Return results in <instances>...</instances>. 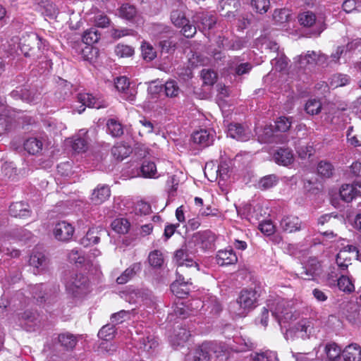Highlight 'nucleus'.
I'll use <instances>...</instances> for the list:
<instances>
[{"instance_id": "nucleus-30", "label": "nucleus", "mask_w": 361, "mask_h": 361, "mask_svg": "<svg viewBox=\"0 0 361 361\" xmlns=\"http://www.w3.org/2000/svg\"><path fill=\"white\" fill-rule=\"evenodd\" d=\"M38 315L31 311H25L19 317L20 325L27 326V331H31V328L37 324Z\"/></svg>"}, {"instance_id": "nucleus-11", "label": "nucleus", "mask_w": 361, "mask_h": 361, "mask_svg": "<svg viewBox=\"0 0 361 361\" xmlns=\"http://www.w3.org/2000/svg\"><path fill=\"white\" fill-rule=\"evenodd\" d=\"M115 87L122 94V97L129 102H133L135 99L137 90L134 87L130 85L128 79L125 77H119L115 81Z\"/></svg>"}, {"instance_id": "nucleus-61", "label": "nucleus", "mask_w": 361, "mask_h": 361, "mask_svg": "<svg viewBox=\"0 0 361 361\" xmlns=\"http://www.w3.org/2000/svg\"><path fill=\"white\" fill-rule=\"evenodd\" d=\"M198 19H200L202 28L204 30L212 29L216 23V18L207 14H202L201 16L198 17Z\"/></svg>"}, {"instance_id": "nucleus-37", "label": "nucleus", "mask_w": 361, "mask_h": 361, "mask_svg": "<svg viewBox=\"0 0 361 361\" xmlns=\"http://www.w3.org/2000/svg\"><path fill=\"white\" fill-rule=\"evenodd\" d=\"M130 222L124 218L116 219L111 223V227L116 232L125 234L129 231Z\"/></svg>"}, {"instance_id": "nucleus-43", "label": "nucleus", "mask_w": 361, "mask_h": 361, "mask_svg": "<svg viewBox=\"0 0 361 361\" xmlns=\"http://www.w3.org/2000/svg\"><path fill=\"white\" fill-rule=\"evenodd\" d=\"M109 133L114 137H119L123 133V129L121 123L115 119H109L106 123Z\"/></svg>"}, {"instance_id": "nucleus-4", "label": "nucleus", "mask_w": 361, "mask_h": 361, "mask_svg": "<svg viewBox=\"0 0 361 361\" xmlns=\"http://www.w3.org/2000/svg\"><path fill=\"white\" fill-rule=\"evenodd\" d=\"M66 288L74 296L85 294L88 288V279L83 274H73L66 281Z\"/></svg>"}, {"instance_id": "nucleus-22", "label": "nucleus", "mask_w": 361, "mask_h": 361, "mask_svg": "<svg viewBox=\"0 0 361 361\" xmlns=\"http://www.w3.org/2000/svg\"><path fill=\"white\" fill-rule=\"evenodd\" d=\"M190 332L183 327L174 329L173 334L170 336V342L174 347L183 345L190 337Z\"/></svg>"}, {"instance_id": "nucleus-19", "label": "nucleus", "mask_w": 361, "mask_h": 361, "mask_svg": "<svg viewBox=\"0 0 361 361\" xmlns=\"http://www.w3.org/2000/svg\"><path fill=\"white\" fill-rule=\"evenodd\" d=\"M30 265L39 271L44 270L49 264V260L44 252L34 250L29 260Z\"/></svg>"}, {"instance_id": "nucleus-18", "label": "nucleus", "mask_w": 361, "mask_h": 361, "mask_svg": "<svg viewBox=\"0 0 361 361\" xmlns=\"http://www.w3.org/2000/svg\"><path fill=\"white\" fill-rule=\"evenodd\" d=\"M341 355L344 361H360L361 347L357 343H351L343 349Z\"/></svg>"}, {"instance_id": "nucleus-20", "label": "nucleus", "mask_w": 361, "mask_h": 361, "mask_svg": "<svg viewBox=\"0 0 361 361\" xmlns=\"http://www.w3.org/2000/svg\"><path fill=\"white\" fill-rule=\"evenodd\" d=\"M111 195V190L107 185H98L92 192L91 200L95 204H100L107 200Z\"/></svg>"}, {"instance_id": "nucleus-41", "label": "nucleus", "mask_w": 361, "mask_h": 361, "mask_svg": "<svg viewBox=\"0 0 361 361\" xmlns=\"http://www.w3.org/2000/svg\"><path fill=\"white\" fill-rule=\"evenodd\" d=\"M100 37V34L98 32L97 28L91 27L87 30L82 35V41L86 44H92L98 42Z\"/></svg>"}, {"instance_id": "nucleus-33", "label": "nucleus", "mask_w": 361, "mask_h": 361, "mask_svg": "<svg viewBox=\"0 0 361 361\" xmlns=\"http://www.w3.org/2000/svg\"><path fill=\"white\" fill-rule=\"evenodd\" d=\"M131 152V149L128 145L123 143H117L111 149V154L117 159H123Z\"/></svg>"}, {"instance_id": "nucleus-63", "label": "nucleus", "mask_w": 361, "mask_h": 361, "mask_svg": "<svg viewBox=\"0 0 361 361\" xmlns=\"http://www.w3.org/2000/svg\"><path fill=\"white\" fill-rule=\"evenodd\" d=\"M255 361H279L276 353L273 351H266L262 353H257L255 357Z\"/></svg>"}, {"instance_id": "nucleus-51", "label": "nucleus", "mask_w": 361, "mask_h": 361, "mask_svg": "<svg viewBox=\"0 0 361 361\" xmlns=\"http://www.w3.org/2000/svg\"><path fill=\"white\" fill-rule=\"evenodd\" d=\"M171 20L175 26L180 27L183 24L187 23L188 19L181 11L173 10L171 14Z\"/></svg>"}, {"instance_id": "nucleus-16", "label": "nucleus", "mask_w": 361, "mask_h": 361, "mask_svg": "<svg viewBox=\"0 0 361 361\" xmlns=\"http://www.w3.org/2000/svg\"><path fill=\"white\" fill-rule=\"evenodd\" d=\"M195 305V310H198L200 307H206L207 310H209L211 312L214 314H219L221 310L222 306L218 299L212 296L205 302H201L199 300H194L191 302V305Z\"/></svg>"}, {"instance_id": "nucleus-42", "label": "nucleus", "mask_w": 361, "mask_h": 361, "mask_svg": "<svg viewBox=\"0 0 361 361\" xmlns=\"http://www.w3.org/2000/svg\"><path fill=\"white\" fill-rule=\"evenodd\" d=\"M141 171L142 175L146 178L157 177V167L153 161H144L141 166Z\"/></svg>"}, {"instance_id": "nucleus-21", "label": "nucleus", "mask_w": 361, "mask_h": 361, "mask_svg": "<svg viewBox=\"0 0 361 361\" xmlns=\"http://www.w3.org/2000/svg\"><path fill=\"white\" fill-rule=\"evenodd\" d=\"M217 263L221 265H230L237 262L238 257L232 248L219 250L216 255Z\"/></svg>"}, {"instance_id": "nucleus-56", "label": "nucleus", "mask_w": 361, "mask_h": 361, "mask_svg": "<svg viewBox=\"0 0 361 361\" xmlns=\"http://www.w3.org/2000/svg\"><path fill=\"white\" fill-rule=\"evenodd\" d=\"M292 123L291 118L281 116L276 122V129L280 132H286L290 128Z\"/></svg>"}, {"instance_id": "nucleus-48", "label": "nucleus", "mask_w": 361, "mask_h": 361, "mask_svg": "<svg viewBox=\"0 0 361 361\" xmlns=\"http://www.w3.org/2000/svg\"><path fill=\"white\" fill-rule=\"evenodd\" d=\"M115 324H106L98 332V336L107 341L113 338L115 333L114 329Z\"/></svg>"}, {"instance_id": "nucleus-14", "label": "nucleus", "mask_w": 361, "mask_h": 361, "mask_svg": "<svg viewBox=\"0 0 361 361\" xmlns=\"http://www.w3.org/2000/svg\"><path fill=\"white\" fill-rule=\"evenodd\" d=\"M280 228L287 233L296 232L302 228V223L298 216L287 215L281 219Z\"/></svg>"}, {"instance_id": "nucleus-5", "label": "nucleus", "mask_w": 361, "mask_h": 361, "mask_svg": "<svg viewBox=\"0 0 361 361\" xmlns=\"http://www.w3.org/2000/svg\"><path fill=\"white\" fill-rule=\"evenodd\" d=\"M175 260L178 266L176 274H189L187 268L193 267L195 271H198L197 264L193 261L191 256L185 249L182 248L176 252Z\"/></svg>"}, {"instance_id": "nucleus-49", "label": "nucleus", "mask_w": 361, "mask_h": 361, "mask_svg": "<svg viewBox=\"0 0 361 361\" xmlns=\"http://www.w3.org/2000/svg\"><path fill=\"white\" fill-rule=\"evenodd\" d=\"M318 173L325 178H329L333 174L334 167L331 163L322 161L317 166Z\"/></svg>"}, {"instance_id": "nucleus-25", "label": "nucleus", "mask_w": 361, "mask_h": 361, "mask_svg": "<svg viewBox=\"0 0 361 361\" xmlns=\"http://www.w3.org/2000/svg\"><path fill=\"white\" fill-rule=\"evenodd\" d=\"M11 216L19 218H26L30 216V210L27 204L22 202L13 203L9 207Z\"/></svg>"}, {"instance_id": "nucleus-36", "label": "nucleus", "mask_w": 361, "mask_h": 361, "mask_svg": "<svg viewBox=\"0 0 361 361\" xmlns=\"http://www.w3.org/2000/svg\"><path fill=\"white\" fill-rule=\"evenodd\" d=\"M119 16L126 20H131L137 15V9L128 3L121 5L118 10Z\"/></svg>"}, {"instance_id": "nucleus-27", "label": "nucleus", "mask_w": 361, "mask_h": 361, "mask_svg": "<svg viewBox=\"0 0 361 361\" xmlns=\"http://www.w3.org/2000/svg\"><path fill=\"white\" fill-rule=\"evenodd\" d=\"M141 270V264L135 263L126 269L120 276L116 279L118 284H125Z\"/></svg>"}, {"instance_id": "nucleus-54", "label": "nucleus", "mask_w": 361, "mask_h": 361, "mask_svg": "<svg viewBox=\"0 0 361 361\" xmlns=\"http://www.w3.org/2000/svg\"><path fill=\"white\" fill-rule=\"evenodd\" d=\"M317 53L315 51H307V53L299 56V63L300 66H305L307 64H317Z\"/></svg>"}, {"instance_id": "nucleus-50", "label": "nucleus", "mask_w": 361, "mask_h": 361, "mask_svg": "<svg viewBox=\"0 0 361 361\" xmlns=\"http://www.w3.org/2000/svg\"><path fill=\"white\" fill-rule=\"evenodd\" d=\"M142 54L145 60L150 61L157 56V53L154 47L147 42H143L141 47Z\"/></svg>"}, {"instance_id": "nucleus-8", "label": "nucleus", "mask_w": 361, "mask_h": 361, "mask_svg": "<svg viewBox=\"0 0 361 361\" xmlns=\"http://www.w3.org/2000/svg\"><path fill=\"white\" fill-rule=\"evenodd\" d=\"M322 265L315 258H310L305 265L298 271V274L305 280L313 279L322 273Z\"/></svg>"}, {"instance_id": "nucleus-10", "label": "nucleus", "mask_w": 361, "mask_h": 361, "mask_svg": "<svg viewBox=\"0 0 361 361\" xmlns=\"http://www.w3.org/2000/svg\"><path fill=\"white\" fill-rule=\"evenodd\" d=\"M77 98L78 102L81 104L80 106L77 109V111L79 114L82 113L86 106L96 109H100L106 106L104 101L89 93H80L78 94Z\"/></svg>"}, {"instance_id": "nucleus-24", "label": "nucleus", "mask_w": 361, "mask_h": 361, "mask_svg": "<svg viewBox=\"0 0 361 361\" xmlns=\"http://www.w3.org/2000/svg\"><path fill=\"white\" fill-rule=\"evenodd\" d=\"M276 163L283 166H288L293 161V154L288 148H280L274 154Z\"/></svg>"}, {"instance_id": "nucleus-7", "label": "nucleus", "mask_w": 361, "mask_h": 361, "mask_svg": "<svg viewBox=\"0 0 361 361\" xmlns=\"http://www.w3.org/2000/svg\"><path fill=\"white\" fill-rule=\"evenodd\" d=\"M357 248L353 245L348 246L337 254L336 264L338 265L341 271L348 272V267L352 264V260L356 257Z\"/></svg>"}, {"instance_id": "nucleus-39", "label": "nucleus", "mask_w": 361, "mask_h": 361, "mask_svg": "<svg viewBox=\"0 0 361 361\" xmlns=\"http://www.w3.org/2000/svg\"><path fill=\"white\" fill-rule=\"evenodd\" d=\"M324 351L329 361H334L341 355V348L334 343H328L324 347Z\"/></svg>"}, {"instance_id": "nucleus-6", "label": "nucleus", "mask_w": 361, "mask_h": 361, "mask_svg": "<svg viewBox=\"0 0 361 361\" xmlns=\"http://www.w3.org/2000/svg\"><path fill=\"white\" fill-rule=\"evenodd\" d=\"M300 25L304 27H312L315 35H319L325 29L324 20L317 18L315 14L310 11L301 13L298 16Z\"/></svg>"}, {"instance_id": "nucleus-55", "label": "nucleus", "mask_w": 361, "mask_h": 361, "mask_svg": "<svg viewBox=\"0 0 361 361\" xmlns=\"http://www.w3.org/2000/svg\"><path fill=\"white\" fill-rule=\"evenodd\" d=\"M349 80V77L346 75L336 74L331 78L330 85L334 88L342 87L348 84Z\"/></svg>"}, {"instance_id": "nucleus-34", "label": "nucleus", "mask_w": 361, "mask_h": 361, "mask_svg": "<svg viewBox=\"0 0 361 361\" xmlns=\"http://www.w3.org/2000/svg\"><path fill=\"white\" fill-rule=\"evenodd\" d=\"M195 305H191V302L190 304H185L182 302H177L173 307V313L178 317L185 318L190 312L195 310Z\"/></svg>"}, {"instance_id": "nucleus-13", "label": "nucleus", "mask_w": 361, "mask_h": 361, "mask_svg": "<svg viewBox=\"0 0 361 361\" xmlns=\"http://www.w3.org/2000/svg\"><path fill=\"white\" fill-rule=\"evenodd\" d=\"M214 138V132L206 129L195 131L192 135V142L202 147L211 145L213 143Z\"/></svg>"}, {"instance_id": "nucleus-26", "label": "nucleus", "mask_w": 361, "mask_h": 361, "mask_svg": "<svg viewBox=\"0 0 361 361\" xmlns=\"http://www.w3.org/2000/svg\"><path fill=\"white\" fill-rule=\"evenodd\" d=\"M257 135L259 142L261 143H269L275 141L274 130L271 126H267L257 130Z\"/></svg>"}, {"instance_id": "nucleus-12", "label": "nucleus", "mask_w": 361, "mask_h": 361, "mask_svg": "<svg viewBox=\"0 0 361 361\" xmlns=\"http://www.w3.org/2000/svg\"><path fill=\"white\" fill-rule=\"evenodd\" d=\"M74 233V228L66 221L57 223L53 230V234L56 239L60 241H68L71 239Z\"/></svg>"}, {"instance_id": "nucleus-46", "label": "nucleus", "mask_w": 361, "mask_h": 361, "mask_svg": "<svg viewBox=\"0 0 361 361\" xmlns=\"http://www.w3.org/2000/svg\"><path fill=\"white\" fill-rule=\"evenodd\" d=\"M165 94L169 97H176L180 92V90L175 80H168L164 85Z\"/></svg>"}, {"instance_id": "nucleus-29", "label": "nucleus", "mask_w": 361, "mask_h": 361, "mask_svg": "<svg viewBox=\"0 0 361 361\" xmlns=\"http://www.w3.org/2000/svg\"><path fill=\"white\" fill-rule=\"evenodd\" d=\"M343 309L345 311V316L350 322H355L359 317L358 305L352 301L345 302L342 304Z\"/></svg>"}, {"instance_id": "nucleus-52", "label": "nucleus", "mask_w": 361, "mask_h": 361, "mask_svg": "<svg viewBox=\"0 0 361 361\" xmlns=\"http://www.w3.org/2000/svg\"><path fill=\"white\" fill-rule=\"evenodd\" d=\"M148 260L151 266L160 267L164 262V257L159 250H154L149 253Z\"/></svg>"}, {"instance_id": "nucleus-38", "label": "nucleus", "mask_w": 361, "mask_h": 361, "mask_svg": "<svg viewBox=\"0 0 361 361\" xmlns=\"http://www.w3.org/2000/svg\"><path fill=\"white\" fill-rule=\"evenodd\" d=\"M87 131L84 130H80V137L75 138L73 142L72 147L74 151L77 152H85L87 149V142L85 137H80V135H85Z\"/></svg>"}, {"instance_id": "nucleus-44", "label": "nucleus", "mask_w": 361, "mask_h": 361, "mask_svg": "<svg viewBox=\"0 0 361 361\" xmlns=\"http://www.w3.org/2000/svg\"><path fill=\"white\" fill-rule=\"evenodd\" d=\"M305 109L308 114H318L322 109V103L319 99H310L305 104Z\"/></svg>"}, {"instance_id": "nucleus-23", "label": "nucleus", "mask_w": 361, "mask_h": 361, "mask_svg": "<svg viewBox=\"0 0 361 361\" xmlns=\"http://www.w3.org/2000/svg\"><path fill=\"white\" fill-rule=\"evenodd\" d=\"M335 283L331 288H338L344 293H350L355 290V286L352 279L350 278L349 271L340 275L339 279Z\"/></svg>"}, {"instance_id": "nucleus-3", "label": "nucleus", "mask_w": 361, "mask_h": 361, "mask_svg": "<svg viewBox=\"0 0 361 361\" xmlns=\"http://www.w3.org/2000/svg\"><path fill=\"white\" fill-rule=\"evenodd\" d=\"M224 351V347L215 343H204L195 351L187 355L185 361H209L211 353L221 355Z\"/></svg>"}, {"instance_id": "nucleus-40", "label": "nucleus", "mask_w": 361, "mask_h": 361, "mask_svg": "<svg viewBox=\"0 0 361 361\" xmlns=\"http://www.w3.org/2000/svg\"><path fill=\"white\" fill-rule=\"evenodd\" d=\"M340 196L345 202H351L356 196L353 185H343L340 189Z\"/></svg>"}, {"instance_id": "nucleus-59", "label": "nucleus", "mask_w": 361, "mask_h": 361, "mask_svg": "<svg viewBox=\"0 0 361 361\" xmlns=\"http://www.w3.org/2000/svg\"><path fill=\"white\" fill-rule=\"evenodd\" d=\"M252 7L259 13H266L270 6L269 0H252Z\"/></svg>"}, {"instance_id": "nucleus-28", "label": "nucleus", "mask_w": 361, "mask_h": 361, "mask_svg": "<svg viewBox=\"0 0 361 361\" xmlns=\"http://www.w3.org/2000/svg\"><path fill=\"white\" fill-rule=\"evenodd\" d=\"M43 147L42 140L37 137H30L24 142L25 149L30 154H37Z\"/></svg>"}, {"instance_id": "nucleus-57", "label": "nucleus", "mask_w": 361, "mask_h": 361, "mask_svg": "<svg viewBox=\"0 0 361 361\" xmlns=\"http://www.w3.org/2000/svg\"><path fill=\"white\" fill-rule=\"evenodd\" d=\"M208 234L207 233H197L193 235L192 240L188 243V246L191 244L198 245L202 249L207 247V245L204 244V240L207 239Z\"/></svg>"}, {"instance_id": "nucleus-1", "label": "nucleus", "mask_w": 361, "mask_h": 361, "mask_svg": "<svg viewBox=\"0 0 361 361\" xmlns=\"http://www.w3.org/2000/svg\"><path fill=\"white\" fill-rule=\"evenodd\" d=\"M292 306L291 301H288L278 295H270L267 300V307L279 324L282 321L288 322L292 319L293 317Z\"/></svg>"}, {"instance_id": "nucleus-45", "label": "nucleus", "mask_w": 361, "mask_h": 361, "mask_svg": "<svg viewBox=\"0 0 361 361\" xmlns=\"http://www.w3.org/2000/svg\"><path fill=\"white\" fill-rule=\"evenodd\" d=\"M99 237L97 235V231L95 229H90L85 236L80 240V243L87 247L99 242Z\"/></svg>"}, {"instance_id": "nucleus-32", "label": "nucleus", "mask_w": 361, "mask_h": 361, "mask_svg": "<svg viewBox=\"0 0 361 361\" xmlns=\"http://www.w3.org/2000/svg\"><path fill=\"white\" fill-rule=\"evenodd\" d=\"M345 271H341V269L338 265H333L329 268L326 276V281L329 287L335 285L336 281L339 279L340 275H343Z\"/></svg>"}, {"instance_id": "nucleus-64", "label": "nucleus", "mask_w": 361, "mask_h": 361, "mask_svg": "<svg viewBox=\"0 0 361 361\" xmlns=\"http://www.w3.org/2000/svg\"><path fill=\"white\" fill-rule=\"evenodd\" d=\"M11 96L14 98H17L18 97L20 96L23 100L27 102H31L35 100L34 95H32L31 92L27 90H20V91L13 90L11 92Z\"/></svg>"}, {"instance_id": "nucleus-9", "label": "nucleus", "mask_w": 361, "mask_h": 361, "mask_svg": "<svg viewBox=\"0 0 361 361\" xmlns=\"http://www.w3.org/2000/svg\"><path fill=\"white\" fill-rule=\"evenodd\" d=\"M176 280L171 285L172 293L178 298H182L189 293L188 284H192L190 274H176Z\"/></svg>"}, {"instance_id": "nucleus-47", "label": "nucleus", "mask_w": 361, "mask_h": 361, "mask_svg": "<svg viewBox=\"0 0 361 361\" xmlns=\"http://www.w3.org/2000/svg\"><path fill=\"white\" fill-rule=\"evenodd\" d=\"M294 330L298 336L305 338L310 330V322L307 319H302L295 325Z\"/></svg>"}, {"instance_id": "nucleus-31", "label": "nucleus", "mask_w": 361, "mask_h": 361, "mask_svg": "<svg viewBox=\"0 0 361 361\" xmlns=\"http://www.w3.org/2000/svg\"><path fill=\"white\" fill-rule=\"evenodd\" d=\"M278 183V176L275 174H270L261 178L257 182V188L262 190H266L276 186Z\"/></svg>"}, {"instance_id": "nucleus-17", "label": "nucleus", "mask_w": 361, "mask_h": 361, "mask_svg": "<svg viewBox=\"0 0 361 361\" xmlns=\"http://www.w3.org/2000/svg\"><path fill=\"white\" fill-rule=\"evenodd\" d=\"M228 134L232 138L245 141L250 137V133L240 124L231 123L228 126Z\"/></svg>"}, {"instance_id": "nucleus-62", "label": "nucleus", "mask_w": 361, "mask_h": 361, "mask_svg": "<svg viewBox=\"0 0 361 361\" xmlns=\"http://www.w3.org/2000/svg\"><path fill=\"white\" fill-rule=\"evenodd\" d=\"M288 11L286 9L275 10L273 14L274 20L279 24H283L288 21Z\"/></svg>"}, {"instance_id": "nucleus-58", "label": "nucleus", "mask_w": 361, "mask_h": 361, "mask_svg": "<svg viewBox=\"0 0 361 361\" xmlns=\"http://www.w3.org/2000/svg\"><path fill=\"white\" fill-rule=\"evenodd\" d=\"M201 76L204 84L212 85L216 80V73L209 69H203L201 72Z\"/></svg>"}, {"instance_id": "nucleus-15", "label": "nucleus", "mask_w": 361, "mask_h": 361, "mask_svg": "<svg viewBox=\"0 0 361 361\" xmlns=\"http://www.w3.org/2000/svg\"><path fill=\"white\" fill-rule=\"evenodd\" d=\"M240 6V4L238 0H221L219 4V11L228 19L235 16V13Z\"/></svg>"}, {"instance_id": "nucleus-2", "label": "nucleus", "mask_w": 361, "mask_h": 361, "mask_svg": "<svg viewBox=\"0 0 361 361\" xmlns=\"http://www.w3.org/2000/svg\"><path fill=\"white\" fill-rule=\"evenodd\" d=\"M257 292L253 289L243 290L235 302L231 305V310L239 317H244L248 311L255 307Z\"/></svg>"}, {"instance_id": "nucleus-35", "label": "nucleus", "mask_w": 361, "mask_h": 361, "mask_svg": "<svg viewBox=\"0 0 361 361\" xmlns=\"http://www.w3.org/2000/svg\"><path fill=\"white\" fill-rule=\"evenodd\" d=\"M58 338L61 345L67 350L73 349L77 343L76 337L69 333L61 334Z\"/></svg>"}, {"instance_id": "nucleus-53", "label": "nucleus", "mask_w": 361, "mask_h": 361, "mask_svg": "<svg viewBox=\"0 0 361 361\" xmlns=\"http://www.w3.org/2000/svg\"><path fill=\"white\" fill-rule=\"evenodd\" d=\"M158 345L157 341L152 336L143 338L140 341V348L145 352H149L150 350L154 349Z\"/></svg>"}, {"instance_id": "nucleus-60", "label": "nucleus", "mask_w": 361, "mask_h": 361, "mask_svg": "<svg viewBox=\"0 0 361 361\" xmlns=\"http://www.w3.org/2000/svg\"><path fill=\"white\" fill-rule=\"evenodd\" d=\"M115 53L119 57H129L133 54L134 50L128 45L118 44L115 48Z\"/></svg>"}]
</instances>
